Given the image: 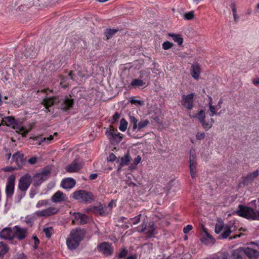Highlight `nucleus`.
<instances>
[{
  "instance_id": "nucleus-10",
  "label": "nucleus",
  "mask_w": 259,
  "mask_h": 259,
  "mask_svg": "<svg viewBox=\"0 0 259 259\" xmlns=\"http://www.w3.org/2000/svg\"><path fill=\"white\" fill-rule=\"evenodd\" d=\"M85 234V231L83 229L76 228L71 230L69 236L80 243L83 239Z\"/></svg>"
},
{
  "instance_id": "nucleus-30",
  "label": "nucleus",
  "mask_w": 259,
  "mask_h": 259,
  "mask_svg": "<svg viewBox=\"0 0 259 259\" xmlns=\"http://www.w3.org/2000/svg\"><path fill=\"white\" fill-rule=\"evenodd\" d=\"M32 127V126H29V128H27L23 126H20L17 125V133L20 134L23 137H25L27 134L31 131Z\"/></svg>"
},
{
  "instance_id": "nucleus-27",
  "label": "nucleus",
  "mask_w": 259,
  "mask_h": 259,
  "mask_svg": "<svg viewBox=\"0 0 259 259\" xmlns=\"http://www.w3.org/2000/svg\"><path fill=\"white\" fill-rule=\"evenodd\" d=\"M26 163V158L24 157V154L17 151V169L21 168Z\"/></svg>"
},
{
  "instance_id": "nucleus-26",
  "label": "nucleus",
  "mask_w": 259,
  "mask_h": 259,
  "mask_svg": "<svg viewBox=\"0 0 259 259\" xmlns=\"http://www.w3.org/2000/svg\"><path fill=\"white\" fill-rule=\"evenodd\" d=\"M73 100L72 99L66 98L61 104V108L64 111H67L70 109L73 106Z\"/></svg>"
},
{
  "instance_id": "nucleus-22",
  "label": "nucleus",
  "mask_w": 259,
  "mask_h": 259,
  "mask_svg": "<svg viewBox=\"0 0 259 259\" xmlns=\"http://www.w3.org/2000/svg\"><path fill=\"white\" fill-rule=\"evenodd\" d=\"M81 168L80 164L76 160H74L66 167V170L69 172H75L78 171Z\"/></svg>"
},
{
  "instance_id": "nucleus-43",
  "label": "nucleus",
  "mask_w": 259,
  "mask_h": 259,
  "mask_svg": "<svg viewBox=\"0 0 259 259\" xmlns=\"http://www.w3.org/2000/svg\"><path fill=\"white\" fill-rule=\"evenodd\" d=\"M49 205V201L48 200H39L36 204V207L40 208L43 206H47Z\"/></svg>"
},
{
  "instance_id": "nucleus-4",
  "label": "nucleus",
  "mask_w": 259,
  "mask_h": 259,
  "mask_svg": "<svg viewBox=\"0 0 259 259\" xmlns=\"http://www.w3.org/2000/svg\"><path fill=\"white\" fill-rule=\"evenodd\" d=\"M108 207L106 206H103L100 204L97 206H91L86 209L87 212H92L96 215L101 216L106 215L109 213L108 210Z\"/></svg>"
},
{
  "instance_id": "nucleus-39",
  "label": "nucleus",
  "mask_w": 259,
  "mask_h": 259,
  "mask_svg": "<svg viewBox=\"0 0 259 259\" xmlns=\"http://www.w3.org/2000/svg\"><path fill=\"white\" fill-rule=\"evenodd\" d=\"M22 53L24 54V56L27 57H33L35 56V53L32 50L31 48L29 49V50H27L26 49L24 51H22Z\"/></svg>"
},
{
  "instance_id": "nucleus-37",
  "label": "nucleus",
  "mask_w": 259,
  "mask_h": 259,
  "mask_svg": "<svg viewBox=\"0 0 259 259\" xmlns=\"http://www.w3.org/2000/svg\"><path fill=\"white\" fill-rule=\"evenodd\" d=\"M127 122L125 119L122 118L120 120L119 129L122 132H124L127 128Z\"/></svg>"
},
{
  "instance_id": "nucleus-2",
  "label": "nucleus",
  "mask_w": 259,
  "mask_h": 259,
  "mask_svg": "<svg viewBox=\"0 0 259 259\" xmlns=\"http://www.w3.org/2000/svg\"><path fill=\"white\" fill-rule=\"evenodd\" d=\"M72 198L80 202L91 203L94 201L95 197L92 193L83 190L74 192L72 194Z\"/></svg>"
},
{
  "instance_id": "nucleus-11",
  "label": "nucleus",
  "mask_w": 259,
  "mask_h": 259,
  "mask_svg": "<svg viewBox=\"0 0 259 259\" xmlns=\"http://www.w3.org/2000/svg\"><path fill=\"white\" fill-rule=\"evenodd\" d=\"M59 209L55 207H49L47 209L38 210L35 212L38 217H48L57 213Z\"/></svg>"
},
{
  "instance_id": "nucleus-20",
  "label": "nucleus",
  "mask_w": 259,
  "mask_h": 259,
  "mask_svg": "<svg viewBox=\"0 0 259 259\" xmlns=\"http://www.w3.org/2000/svg\"><path fill=\"white\" fill-rule=\"evenodd\" d=\"M66 200L65 194L62 192L58 191L56 192L52 197L51 200L55 203H59L64 201Z\"/></svg>"
},
{
  "instance_id": "nucleus-52",
  "label": "nucleus",
  "mask_w": 259,
  "mask_h": 259,
  "mask_svg": "<svg viewBox=\"0 0 259 259\" xmlns=\"http://www.w3.org/2000/svg\"><path fill=\"white\" fill-rule=\"evenodd\" d=\"M205 134L204 133H197L196 137V139L198 140H203L205 138Z\"/></svg>"
},
{
  "instance_id": "nucleus-25",
  "label": "nucleus",
  "mask_w": 259,
  "mask_h": 259,
  "mask_svg": "<svg viewBox=\"0 0 259 259\" xmlns=\"http://www.w3.org/2000/svg\"><path fill=\"white\" fill-rule=\"evenodd\" d=\"M190 169H196L197 163L196 160V155L194 150L190 151Z\"/></svg>"
},
{
  "instance_id": "nucleus-46",
  "label": "nucleus",
  "mask_w": 259,
  "mask_h": 259,
  "mask_svg": "<svg viewBox=\"0 0 259 259\" xmlns=\"http://www.w3.org/2000/svg\"><path fill=\"white\" fill-rule=\"evenodd\" d=\"M149 123V121L148 120L141 121L137 125V128H138L139 130L144 128Z\"/></svg>"
},
{
  "instance_id": "nucleus-29",
  "label": "nucleus",
  "mask_w": 259,
  "mask_h": 259,
  "mask_svg": "<svg viewBox=\"0 0 259 259\" xmlns=\"http://www.w3.org/2000/svg\"><path fill=\"white\" fill-rule=\"evenodd\" d=\"M27 229L21 228L17 226V239L21 240L24 239L27 235Z\"/></svg>"
},
{
  "instance_id": "nucleus-8",
  "label": "nucleus",
  "mask_w": 259,
  "mask_h": 259,
  "mask_svg": "<svg viewBox=\"0 0 259 259\" xmlns=\"http://www.w3.org/2000/svg\"><path fill=\"white\" fill-rule=\"evenodd\" d=\"M15 181V176L14 175H12L9 177L6 188V193L8 197H11L14 193Z\"/></svg>"
},
{
  "instance_id": "nucleus-5",
  "label": "nucleus",
  "mask_w": 259,
  "mask_h": 259,
  "mask_svg": "<svg viewBox=\"0 0 259 259\" xmlns=\"http://www.w3.org/2000/svg\"><path fill=\"white\" fill-rule=\"evenodd\" d=\"M31 183V177L29 174H26L21 177L19 182V189L23 192L22 196H24L25 192L28 189Z\"/></svg>"
},
{
  "instance_id": "nucleus-32",
  "label": "nucleus",
  "mask_w": 259,
  "mask_h": 259,
  "mask_svg": "<svg viewBox=\"0 0 259 259\" xmlns=\"http://www.w3.org/2000/svg\"><path fill=\"white\" fill-rule=\"evenodd\" d=\"M118 31L117 29H106L104 31V35L109 39L112 37V36L116 34Z\"/></svg>"
},
{
  "instance_id": "nucleus-31",
  "label": "nucleus",
  "mask_w": 259,
  "mask_h": 259,
  "mask_svg": "<svg viewBox=\"0 0 259 259\" xmlns=\"http://www.w3.org/2000/svg\"><path fill=\"white\" fill-rule=\"evenodd\" d=\"M168 35L171 37L174 41L177 42L179 45L180 46L183 43V39L180 34L169 33Z\"/></svg>"
},
{
  "instance_id": "nucleus-64",
  "label": "nucleus",
  "mask_w": 259,
  "mask_h": 259,
  "mask_svg": "<svg viewBox=\"0 0 259 259\" xmlns=\"http://www.w3.org/2000/svg\"><path fill=\"white\" fill-rule=\"evenodd\" d=\"M98 177V175L96 173H94V174H92L90 176V179L91 180H95Z\"/></svg>"
},
{
  "instance_id": "nucleus-54",
  "label": "nucleus",
  "mask_w": 259,
  "mask_h": 259,
  "mask_svg": "<svg viewBox=\"0 0 259 259\" xmlns=\"http://www.w3.org/2000/svg\"><path fill=\"white\" fill-rule=\"evenodd\" d=\"M15 169H16V168H15L13 166H7L6 167L3 168L2 169V170L5 172H8V171H12Z\"/></svg>"
},
{
  "instance_id": "nucleus-24",
  "label": "nucleus",
  "mask_w": 259,
  "mask_h": 259,
  "mask_svg": "<svg viewBox=\"0 0 259 259\" xmlns=\"http://www.w3.org/2000/svg\"><path fill=\"white\" fill-rule=\"evenodd\" d=\"M79 243L78 241L75 240L69 236L66 240L67 247L70 250H73L76 248L79 245Z\"/></svg>"
},
{
  "instance_id": "nucleus-3",
  "label": "nucleus",
  "mask_w": 259,
  "mask_h": 259,
  "mask_svg": "<svg viewBox=\"0 0 259 259\" xmlns=\"http://www.w3.org/2000/svg\"><path fill=\"white\" fill-rule=\"evenodd\" d=\"M193 117H196L198 119L201 123L203 127L206 131L210 129L214 123V120L212 118H210L208 121L205 120V113L203 110H200L197 114L193 116Z\"/></svg>"
},
{
  "instance_id": "nucleus-13",
  "label": "nucleus",
  "mask_w": 259,
  "mask_h": 259,
  "mask_svg": "<svg viewBox=\"0 0 259 259\" xmlns=\"http://www.w3.org/2000/svg\"><path fill=\"white\" fill-rule=\"evenodd\" d=\"M231 259H246L245 247H240L232 251Z\"/></svg>"
},
{
  "instance_id": "nucleus-16",
  "label": "nucleus",
  "mask_w": 259,
  "mask_h": 259,
  "mask_svg": "<svg viewBox=\"0 0 259 259\" xmlns=\"http://www.w3.org/2000/svg\"><path fill=\"white\" fill-rule=\"evenodd\" d=\"M245 257L247 256L249 259H258L259 251L256 249L245 247Z\"/></svg>"
},
{
  "instance_id": "nucleus-12",
  "label": "nucleus",
  "mask_w": 259,
  "mask_h": 259,
  "mask_svg": "<svg viewBox=\"0 0 259 259\" xmlns=\"http://www.w3.org/2000/svg\"><path fill=\"white\" fill-rule=\"evenodd\" d=\"M51 170L50 169H45L41 172L37 174L34 176V181L37 184L39 185L49 178Z\"/></svg>"
},
{
  "instance_id": "nucleus-36",
  "label": "nucleus",
  "mask_w": 259,
  "mask_h": 259,
  "mask_svg": "<svg viewBox=\"0 0 259 259\" xmlns=\"http://www.w3.org/2000/svg\"><path fill=\"white\" fill-rule=\"evenodd\" d=\"M145 84V83L143 81V80L139 79H134L133 80L132 82L131 83V85L132 87H141Z\"/></svg>"
},
{
  "instance_id": "nucleus-63",
  "label": "nucleus",
  "mask_w": 259,
  "mask_h": 259,
  "mask_svg": "<svg viewBox=\"0 0 259 259\" xmlns=\"http://www.w3.org/2000/svg\"><path fill=\"white\" fill-rule=\"evenodd\" d=\"M17 259H27V257L23 253H21L17 256Z\"/></svg>"
},
{
  "instance_id": "nucleus-38",
  "label": "nucleus",
  "mask_w": 259,
  "mask_h": 259,
  "mask_svg": "<svg viewBox=\"0 0 259 259\" xmlns=\"http://www.w3.org/2000/svg\"><path fill=\"white\" fill-rule=\"evenodd\" d=\"M147 229V235L148 237H151L152 235H153L154 234V231H155V227H154V223H152V224H150Z\"/></svg>"
},
{
  "instance_id": "nucleus-61",
  "label": "nucleus",
  "mask_w": 259,
  "mask_h": 259,
  "mask_svg": "<svg viewBox=\"0 0 259 259\" xmlns=\"http://www.w3.org/2000/svg\"><path fill=\"white\" fill-rule=\"evenodd\" d=\"M190 169V174H191V177L192 178H195L196 175L197 173L196 169Z\"/></svg>"
},
{
  "instance_id": "nucleus-1",
  "label": "nucleus",
  "mask_w": 259,
  "mask_h": 259,
  "mask_svg": "<svg viewBox=\"0 0 259 259\" xmlns=\"http://www.w3.org/2000/svg\"><path fill=\"white\" fill-rule=\"evenodd\" d=\"M235 213L248 220L259 221V209H254L243 205H239Z\"/></svg>"
},
{
  "instance_id": "nucleus-34",
  "label": "nucleus",
  "mask_w": 259,
  "mask_h": 259,
  "mask_svg": "<svg viewBox=\"0 0 259 259\" xmlns=\"http://www.w3.org/2000/svg\"><path fill=\"white\" fill-rule=\"evenodd\" d=\"M9 248L6 244L3 242H0V256L6 254L8 251Z\"/></svg>"
},
{
  "instance_id": "nucleus-48",
  "label": "nucleus",
  "mask_w": 259,
  "mask_h": 259,
  "mask_svg": "<svg viewBox=\"0 0 259 259\" xmlns=\"http://www.w3.org/2000/svg\"><path fill=\"white\" fill-rule=\"evenodd\" d=\"M53 136H52V135H50L48 138H44L43 139H42L41 140H40L39 141L38 145H40L41 144V143H42V142H46V143L49 144L50 142V141L53 140Z\"/></svg>"
},
{
  "instance_id": "nucleus-18",
  "label": "nucleus",
  "mask_w": 259,
  "mask_h": 259,
  "mask_svg": "<svg viewBox=\"0 0 259 259\" xmlns=\"http://www.w3.org/2000/svg\"><path fill=\"white\" fill-rule=\"evenodd\" d=\"M75 184V181L73 178H68L62 181L61 186L65 189H71L74 187Z\"/></svg>"
},
{
  "instance_id": "nucleus-40",
  "label": "nucleus",
  "mask_w": 259,
  "mask_h": 259,
  "mask_svg": "<svg viewBox=\"0 0 259 259\" xmlns=\"http://www.w3.org/2000/svg\"><path fill=\"white\" fill-rule=\"evenodd\" d=\"M44 105L47 109H49V108L53 105L54 104V100L53 98H48L44 101Z\"/></svg>"
},
{
  "instance_id": "nucleus-9",
  "label": "nucleus",
  "mask_w": 259,
  "mask_h": 259,
  "mask_svg": "<svg viewBox=\"0 0 259 259\" xmlns=\"http://www.w3.org/2000/svg\"><path fill=\"white\" fill-rule=\"evenodd\" d=\"M110 131L107 132L106 135L112 143H119L123 138L122 135L118 133H116L113 126H110Z\"/></svg>"
},
{
  "instance_id": "nucleus-49",
  "label": "nucleus",
  "mask_w": 259,
  "mask_h": 259,
  "mask_svg": "<svg viewBox=\"0 0 259 259\" xmlns=\"http://www.w3.org/2000/svg\"><path fill=\"white\" fill-rule=\"evenodd\" d=\"M130 122L133 123V128L135 130L137 128V119L133 116H130Z\"/></svg>"
},
{
  "instance_id": "nucleus-58",
  "label": "nucleus",
  "mask_w": 259,
  "mask_h": 259,
  "mask_svg": "<svg viewBox=\"0 0 259 259\" xmlns=\"http://www.w3.org/2000/svg\"><path fill=\"white\" fill-rule=\"evenodd\" d=\"M25 222L28 225H32V220L31 217H29V216H27L25 219Z\"/></svg>"
},
{
  "instance_id": "nucleus-50",
  "label": "nucleus",
  "mask_w": 259,
  "mask_h": 259,
  "mask_svg": "<svg viewBox=\"0 0 259 259\" xmlns=\"http://www.w3.org/2000/svg\"><path fill=\"white\" fill-rule=\"evenodd\" d=\"M120 114H119L117 112H116L114 114V115L112 116V118L111 120V123H114L116 122H117L118 121V120L119 119V118H120Z\"/></svg>"
},
{
  "instance_id": "nucleus-28",
  "label": "nucleus",
  "mask_w": 259,
  "mask_h": 259,
  "mask_svg": "<svg viewBox=\"0 0 259 259\" xmlns=\"http://www.w3.org/2000/svg\"><path fill=\"white\" fill-rule=\"evenodd\" d=\"M131 160V156L128 153L125 155L124 156L121 157L120 158V162L118 166V170L121 168V167L127 165Z\"/></svg>"
},
{
  "instance_id": "nucleus-6",
  "label": "nucleus",
  "mask_w": 259,
  "mask_h": 259,
  "mask_svg": "<svg viewBox=\"0 0 259 259\" xmlns=\"http://www.w3.org/2000/svg\"><path fill=\"white\" fill-rule=\"evenodd\" d=\"M194 93H191L187 95H183L182 96V104L188 110H191L194 107Z\"/></svg>"
},
{
  "instance_id": "nucleus-44",
  "label": "nucleus",
  "mask_w": 259,
  "mask_h": 259,
  "mask_svg": "<svg viewBox=\"0 0 259 259\" xmlns=\"http://www.w3.org/2000/svg\"><path fill=\"white\" fill-rule=\"evenodd\" d=\"M53 229L52 227L46 228H44L43 230V232L45 234L47 238H50L52 234V232Z\"/></svg>"
},
{
  "instance_id": "nucleus-51",
  "label": "nucleus",
  "mask_w": 259,
  "mask_h": 259,
  "mask_svg": "<svg viewBox=\"0 0 259 259\" xmlns=\"http://www.w3.org/2000/svg\"><path fill=\"white\" fill-rule=\"evenodd\" d=\"M127 254V250L126 249H122L119 253L118 257L119 258L124 257Z\"/></svg>"
},
{
  "instance_id": "nucleus-47",
  "label": "nucleus",
  "mask_w": 259,
  "mask_h": 259,
  "mask_svg": "<svg viewBox=\"0 0 259 259\" xmlns=\"http://www.w3.org/2000/svg\"><path fill=\"white\" fill-rule=\"evenodd\" d=\"M208 105L209 107V111H210L209 115H210V116L212 117L213 115H214L215 114H216L215 108V107L214 106H213L212 104L211 103H208Z\"/></svg>"
},
{
  "instance_id": "nucleus-7",
  "label": "nucleus",
  "mask_w": 259,
  "mask_h": 259,
  "mask_svg": "<svg viewBox=\"0 0 259 259\" xmlns=\"http://www.w3.org/2000/svg\"><path fill=\"white\" fill-rule=\"evenodd\" d=\"M98 250L105 256H108L113 253V249L111 244L107 242L99 244L97 246Z\"/></svg>"
},
{
  "instance_id": "nucleus-19",
  "label": "nucleus",
  "mask_w": 259,
  "mask_h": 259,
  "mask_svg": "<svg viewBox=\"0 0 259 259\" xmlns=\"http://www.w3.org/2000/svg\"><path fill=\"white\" fill-rule=\"evenodd\" d=\"M258 170H256L254 171L249 174L243 178V184L245 185H248L249 184L251 183L254 180V179L258 176Z\"/></svg>"
},
{
  "instance_id": "nucleus-45",
  "label": "nucleus",
  "mask_w": 259,
  "mask_h": 259,
  "mask_svg": "<svg viewBox=\"0 0 259 259\" xmlns=\"http://www.w3.org/2000/svg\"><path fill=\"white\" fill-rule=\"evenodd\" d=\"M162 48L164 50H167L169 49H170L171 47L174 46V44L172 42H170L169 41H164L162 44Z\"/></svg>"
},
{
  "instance_id": "nucleus-35",
  "label": "nucleus",
  "mask_w": 259,
  "mask_h": 259,
  "mask_svg": "<svg viewBox=\"0 0 259 259\" xmlns=\"http://www.w3.org/2000/svg\"><path fill=\"white\" fill-rule=\"evenodd\" d=\"M224 225L222 221H218V222L216 224L215 226V233L217 234H219L224 229Z\"/></svg>"
},
{
  "instance_id": "nucleus-14",
  "label": "nucleus",
  "mask_w": 259,
  "mask_h": 259,
  "mask_svg": "<svg viewBox=\"0 0 259 259\" xmlns=\"http://www.w3.org/2000/svg\"><path fill=\"white\" fill-rule=\"evenodd\" d=\"M15 237V232L9 228L3 229L0 232V237L6 240H12Z\"/></svg>"
},
{
  "instance_id": "nucleus-17",
  "label": "nucleus",
  "mask_w": 259,
  "mask_h": 259,
  "mask_svg": "<svg viewBox=\"0 0 259 259\" xmlns=\"http://www.w3.org/2000/svg\"><path fill=\"white\" fill-rule=\"evenodd\" d=\"M74 216L75 221L77 223V225H83L87 223V217L81 213L80 212H75L73 214ZM74 221H73L72 222L74 223Z\"/></svg>"
},
{
  "instance_id": "nucleus-41",
  "label": "nucleus",
  "mask_w": 259,
  "mask_h": 259,
  "mask_svg": "<svg viewBox=\"0 0 259 259\" xmlns=\"http://www.w3.org/2000/svg\"><path fill=\"white\" fill-rule=\"evenodd\" d=\"M194 17V11H193L186 13L183 16L184 19L186 20H191L193 19Z\"/></svg>"
},
{
  "instance_id": "nucleus-59",
  "label": "nucleus",
  "mask_w": 259,
  "mask_h": 259,
  "mask_svg": "<svg viewBox=\"0 0 259 259\" xmlns=\"http://www.w3.org/2000/svg\"><path fill=\"white\" fill-rule=\"evenodd\" d=\"M28 162L31 164H34L37 162V158L36 157H33L28 159Z\"/></svg>"
},
{
  "instance_id": "nucleus-53",
  "label": "nucleus",
  "mask_w": 259,
  "mask_h": 259,
  "mask_svg": "<svg viewBox=\"0 0 259 259\" xmlns=\"http://www.w3.org/2000/svg\"><path fill=\"white\" fill-rule=\"evenodd\" d=\"M192 228L193 227L191 225H188L186 227L184 228L183 232L185 234H187L192 229Z\"/></svg>"
},
{
  "instance_id": "nucleus-21",
  "label": "nucleus",
  "mask_w": 259,
  "mask_h": 259,
  "mask_svg": "<svg viewBox=\"0 0 259 259\" xmlns=\"http://www.w3.org/2000/svg\"><path fill=\"white\" fill-rule=\"evenodd\" d=\"M3 124L6 125L8 126H11L14 129L16 126V120L12 117L8 116L3 118L2 122Z\"/></svg>"
},
{
  "instance_id": "nucleus-60",
  "label": "nucleus",
  "mask_w": 259,
  "mask_h": 259,
  "mask_svg": "<svg viewBox=\"0 0 259 259\" xmlns=\"http://www.w3.org/2000/svg\"><path fill=\"white\" fill-rule=\"evenodd\" d=\"M140 229L139 230H138V231L141 232H143L147 229L146 225V224H144V223H143L140 226Z\"/></svg>"
},
{
  "instance_id": "nucleus-62",
  "label": "nucleus",
  "mask_w": 259,
  "mask_h": 259,
  "mask_svg": "<svg viewBox=\"0 0 259 259\" xmlns=\"http://www.w3.org/2000/svg\"><path fill=\"white\" fill-rule=\"evenodd\" d=\"M5 150L6 152L7 153L6 154V159H7V160H8L10 159V158L11 156V153L10 151H9V152H8V149H5Z\"/></svg>"
},
{
  "instance_id": "nucleus-23",
  "label": "nucleus",
  "mask_w": 259,
  "mask_h": 259,
  "mask_svg": "<svg viewBox=\"0 0 259 259\" xmlns=\"http://www.w3.org/2000/svg\"><path fill=\"white\" fill-rule=\"evenodd\" d=\"M200 72V68L199 64L194 63L193 64L191 68V74L192 77L197 79L199 77V74Z\"/></svg>"
},
{
  "instance_id": "nucleus-55",
  "label": "nucleus",
  "mask_w": 259,
  "mask_h": 259,
  "mask_svg": "<svg viewBox=\"0 0 259 259\" xmlns=\"http://www.w3.org/2000/svg\"><path fill=\"white\" fill-rule=\"evenodd\" d=\"M116 159V156L113 154L111 153L109 156L107 157V160L109 161H113L115 160Z\"/></svg>"
},
{
  "instance_id": "nucleus-42",
  "label": "nucleus",
  "mask_w": 259,
  "mask_h": 259,
  "mask_svg": "<svg viewBox=\"0 0 259 259\" xmlns=\"http://www.w3.org/2000/svg\"><path fill=\"white\" fill-rule=\"evenodd\" d=\"M141 214L136 216L134 218L130 219V222L134 225H137L140 223L141 220Z\"/></svg>"
},
{
  "instance_id": "nucleus-33",
  "label": "nucleus",
  "mask_w": 259,
  "mask_h": 259,
  "mask_svg": "<svg viewBox=\"0 0 259 259\" xmlns=\"http://www.w3.org/2000/svg\"><path fill=\"white\" fill-rule=\"evenodd\" d=\"M231 228L229 226H226L224 227L223 232L221 235L220 239H226L231 233Z\"/></svg>"
},
{
  "instance_id": "nucleus-15",
  "label": "nucleus",
  "mask_w": 259,
  "mask_h": 259,
  "mask_svg": "<svg viewBox=\"0 0 259 259\" xmlns=\"http://www.w3.org/2000/svg\"><path fill=\"white\" fill-rule=\"evenodd\" d=\"M203 231L204 232L203 236L201 238V241L204 244L208 245L210 243H214V239L212 236L208 233L206 228L203 227Z\"/></svg>"
},
{
  "instance_id": "nucleus-56",
  "label": "nucleus",
  "mask_w": 259,
  "mask_h": 259,
  "mask_svg": "<svg viewBox=\"0 0 259 259\" xmlns=\"http://www.w3.org/2000/svg\"><path fill=\"white\" fill-rule=\"evenodd\" d=\"M141 157L140 155L136 156L134 160V164L136 165H138L141 162Z\"/></svg>"
},
{
  "instance_id": "nucleus-57",
  "label": "nucleus",
  "mask_w": 259,
  "mask_h": 259,
  "mask_svg": "<svg viewBox=\"0 0 259 259\" xmlns=\"http://www.w3.org/2000/svg\"><path fill=\"white\" fill-rule=\"evenodd\" d=\"M130 102L133 104H139L142 105V102L140 100H136L134 99H132L130 101Z\"/></svg>"
}]
</instances>
